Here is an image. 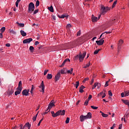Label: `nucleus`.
Segmentation results:
<instances>
[{"mask_svg": "<svg viewBox=\"0 0 129 129\" xmlns=\"http://www.w3.org/2000/svg\"><path fill=\"white\" fill-rule=\"evenodd\" d=\"M21 0H17L16 2V8H18V7H19V3H20V2H21Z\"/></svg>", "mask_w": 129, "mask_h": 129, "instance_id": "obj_34", "label": "nucleus"}, {"mask_svg": "<svg viewBox=\"0 0 129 129\" xmlns=\"http://www.w3.org/2000/svg\"><path fill=\"white\" fill-rule=\"evenodd\" d=\"M103 39H104V37L102 38L100 40H97L96 41V44H98V46H101L102 45H103V43H104V40H103Z\"/></svg>", "mask_w": 129, "mask_h": 129, "instance_id": "obj_6", "label": "nucleus"}, {"mask_svg": "<svg viewBox=\"0 0 129 129\" xmlns=\"http://www.w3.org/2000/svg\"><path fill=\"white\" fill-rule=\"evenodd\" d=\"M69 121H70V118L67 117L66 120V123H69Z\"/></svg>", "mask_w": 129, "mask_h": 129, "instance_id": "obj_40", "label": "nucleus"}, {"mask_svg": "<svg viewBox=\"0 0 129 129\" xmlns=\"http://www.w3.org/2000/svg\"><path fill=\"white\" fill-rule=\"evenodd\" d=\"M108 82H109V81H106L104 86V87H107L108 86Z\"/></svg>", "mask_w": 129, "mask_h": 129, "instance_id": "obj_45", "label": "nucleus"}, {"mask_svg": "<svg viewBox=\"0 0 129 129\" xmlns=\"http://www.w3.org/2000/svg\"><path fill=\"white\" fill-rule=\"evenodd\" d=\"M17 89H22V81H20L19 82V84H18V87L17 88Z\"/></svg>", "mask_w": 129, "mask_h": 129, "instance_id": "obj_21", "label": "nucleus"}, {"mask_svg": "<svg viewBox=\"0 0 129 129\" xmlns=\"http://www.w3.org/2000/svg\"><path fill=\"white\" fill-rule=\"evenodd\" d=\"M37 13H39V9H36L33 12V15H36V14H37Z\"/></svg>", "mask_w": 129, "mask_h": 129, "instance_id": "obj_41", "label": "nucleus"}, {"mask_svg": "<svg viewBox=\"0 0 129 129\" xmlns=\"http://www.w3.org/2000/svg\"><path fill=\"white\" fill-rule=\"evenodd\" d=\"M52 20H56V16H55V15H53L52 16Z\"/></svg>", "mask_w": 129, "mask_h": 129, "instance_id": "obj_61", "label": "nucleus"}, {"mask_svg": "<svg viewBox=\"0 0 129 129\" xmlns=\"http://www.w3.org/2000/svg\"><path fill=\"white\" fill-rule=\"evenodd\" d=\"M100 113H101V115L102 116H103V117H107V116H108V115L107 114H105L101 111H100Z\"/></svg>", "mask_w": 129, "mask_h": 129, "instance_id": "obj_22", "label": "nucleus"}, {"mask_svg": "<svg viewBox=\"0 0 129 129\" xmlns=\"http://www.w3.org/2000/svg\"><path fill=\"white\" fill-rule=\"evenodd\" d=\"M123 44V40L122 39H120L119 41V43L118 44V49L119 50L120 49V47H121V44Z\"/></svg>", "mask_w": 129, "mask_h": 129, "instance_id": "obj_11", "label": "nucleus"}, {"mask_svg": "<svg viewBox=\"0 0 129 129\" xmlns=\"http://www.w3.org/2000/svg\"><path fill=\"white\" fill-rule=\"evenodd\" d=\"M110 10V8L108 7H104L103 5L101 6V15H105L108 11Z\"/></svg>", "mask_w": 129, "mask_h": 129, "instance_id": "obj_2", "label": "nucleus"}, {"mask_svg": "<svg viewBox=\"0 0 129 129\" xmlns=\"http://www.w3.org/2000/svg\"><path fill=\"white\" fill-rule=\"evenodd\" d=\"M52 77H53V76L52 75V74H48L47 75L46 78L47 79L50 80V79H52Z\"/></svg>", "mask_w": 129, "mask_h": 129, "instance_id": "obj_20", "label": "nucleus"}, {"mask_svg": "<svg viewBox=\"0 0 129 129\" xmlns=\"http://www.w3.org/2000/svg\"><path fill=\"white\" fill-rule=\"evenodd\" d=\"M60 112H61V111H57L55 114V117H57V116H59V115H60Z\"/></svg>", "mask_w": 129, "mask_h": 129, "instance_id": "obj_29", "label": "nucleus"}, {"mask_svg": "<svg viewBox=\"0 0 129 129\" xmlns=\"http://www.w3.org/2000/svg\"><path fill=\"white\" fill-rule=\"evenodd\" d=\"M108 94H109V95L110 96H112V93H111V91H108Z\"/></svg>", "mask_w": 129, "mask_h": 129, "instance_id": "obj_55", "label": "nucleus"}, {"mask_svg": "<svg viewBox=\"0 0 129 129\" xmlns=\"http://www.w3.org/2000/svg\"><path fill=\"white\" fill-rule=\"evenodd\" d=\"M60 77H61V73L58 72L57 74L55 76L54 81L55 82L60 80Z\"/></svg>", "mask_w": 129, "mask_h": 129, "instance_id": "obj_5", "label": "nucleus"}, {"mask_svg": "<svg viewBox=\"0 0 129 129\" xmlns=\"http://www.w3.org/2000/svg\"><path fill=\"white\" fill-rule=\"evenodd\" d=\"M85 56H86V51L84 52L83 54H81V53L79 54V60L80 62H82L84 60Z\"/></svg>", "mask_w": 129, "mask_h": 129, "instance_id": "obj_4", "label": "nucleus"}, {"mask_svg": "<svg viewBox=\"0 0 129 129\" xmlns=\"http://www.w3.org/2000/svg\"><path fill=\"white\" fill-rule=\"evenodd\" d=\"M19 126L20 127V129H23V124H21Z\"/></svg>", "mask_w": 129, "mask_h": 129, "instance_id": "obj_63", "label": "nucleus"}, {"mask_svg": "<svg viewBox=\"0 0 129 129\" xmlns=\"http://www.w3.org/2000/svg\"><path fill=\"white\" fill-rule=\"evenodd\" d=\"M66 16H65L64 15H62L61 16H59V18H60V19H64V18H66Z\"/></svg>", "mask_w": 129, "mask_h": 129, "instance_id": "obj_49", "label": "nucleus"}, {"mask_svg": "<svg viewBox=\"0 0 129 129\" xmlns=\"http://www.w3.org/2000/svg\"><path fill=\"white\" fill-rule=\"evenodd\" d=\"M85 88V87H84V86L82 85L80 88V90H79V92L80 93H82L83 92H84V91L83 90V89Z\"/></svg>", "mask_w": 129, "mask_h": 129, "instance_id": "obj_14", "label": "nucleus"}, {"mask_svg": "<svg viewBox=\"0 0 129 129\" xmlns=\"http://www.w3.org/2000/svg\"><path fill=\"white\" fill-rule=\"evenodd\" d=\"M51 114L53 117H55V112H54V111H51Z\"/></svg>", "mask_w": 129, "mask_h": 129, "instance_id": "obj_51", "label": "nucleus"}, {"mask_svg": "<svg viewBox=\"0 0 129 129\" xmlns=\"http://www.w3.org/2000/svg\"><path fill=\"white\" fill-rule=\"evenodd\" d=\"M90 62H89L87 64L84 66L83 68H87L90 66Z\"/></svg>", "mask_w": 129, "mask_h": 129, "instance_id": "obj_31", "label": "nucleus"}, {"mask_svg": "<svg viewBox=\"0 0 129 129\" xmlns=\"http://www.w3.org/2000/svg\"><path fill=\"white\" fill-rule=\"evenodd\" d=\"M34 89H35V88L34 87V85H32L31 89L30 90V93H31V94H33V91L34 90Z\"/></svg>", "mask_w": 129, "mask_h": 129, "instance_id": "obj_35", "label": "nucleus"}, {"mask_svg": "<svg viewBox=\"0 0 129 129\" xmlns=\"http://www.w3.org/2000/svg\"><path fill=\"white\" fill-rule=\"evenodd\" d=\"M17 91L15 92V95H19V94H21V92H22V89L17 88Z\"/></svg>", "mask_w": 129, "mask_h": 129, "instance_id": "obj_12", "label": "nucleus"}, {"mask_svg": "<svg viewBox=\"0 0 129 129\" xmlns=\"http://www.w3.org/2000/svg\"><path fill=\"white\" fill-rule=\"evenodd\" d=\"M53 101H51V102L48 105V109H51L53 106H54V102H52Z\"/></svg>", "mask_w": 129, "mask_h": 129, "instance_id": "obj_13", "label": "nucleus"}, {"mask_svg": "<svg viewBox=\"0 0 129 129\" xmlns=\"http://www.w3.org/2000/svg\"><path fill=\"white\" fill-rule=\"evenodd\" d=\"M3 33H0V39H3Z\"/></svg>", "mask_w": 129, "mask_h": 129, "instance_id": "obj_59", "label": "nucleus"}, {"mask_svg": "<svg viewBox=\"0 0 129 129\" xmlns=\"http://www.w3.org/2000/svg\"><path fill=\"white\" fill-rule=\"evenodd\" d=\"M34 48L33 46H30L29 47V50L30 51V52L31 53H33V52H34Z\"/></svg>", "mask_w": 129, "mask_h": 129, "instance_id": "obj_27", "label": "nucleus"}, {"mask_svg": "<svg viewBox=\"0 0 129 129\" xmlns=\"http://www.w3.org/2000/svg\"><path fill=\"white\" fill-rule=\"evenodd\" d=\"M6 47H11V44L10 43H7L6 44Z\"/></svg>", "mask_w": 129, "mask_h": 129, "instance_id": "obj_60", "label": "nucleus"}, {"mask_svg": "<svg viewBox=\"0 0 129 129\" xmlns=\"http://www.w3.org/2000/svg\"><path fill=\"white\" fill-rule=\"evenodd\" d=\"M29 92H30V90L28 89V90H27V89H25V90H24L23 91H22V95H25V96H29Z\"/></svg>", "mask_w": 129, "mask_h": 129, "instance_id": "obj_9", "label": "nucleus"}, {"mask_svg": "<svg viewBox=\"0 0 129 129\" xmlns=\"http://www.w3.org/2000/svg\"><path fill=\"white\" fill-rule=\"evenodd\" d=\"M39 88H41V92L42 93H44V92H45V85L44 84V81H42L41 84L40 85V86L39 87Z\"/></svg>", "mask_w": 129, "mask_h": 129, "instance_id": "obj_8", "label": "nucleus"}, {"mask_svg": "<svg viewBox=\"0 0 129 129\" xmlns=\"http://www.w3.org/2000/svg\"><path fill=\"white\" fill-rule=\"evenodd\" d=\"M104 93H105V92H104L103 91L101 92L100 93L98 94V96H100V95H102V94H104Z\"/></svg>", "mask_w": 129, "mask_h": 129, "instance_id": "obj_50", "label": "nucleus"}, {"mask_svg": "<svg viewBox=\"0 0 129 129\" xmlns=\"http://www.w3.org/2000/svg\"><path fill=\"white\" fill-rule=\"evenodd\" d=\"M91 108L92 109H97L98 108V107L94 106H91Z\"/></svg>", "mask_w": 129, "mask_h": 129, "instance_id": "obj_44", "label": "nucleus"}, {"mask_svg": "<svg viewBox=\"0 0 129 129\" xmlns=\"http://www.w3.org/2000/svg\"><path fill=\"white\" fill-rule=\"evenodd\" d=\"M49 71L48 70H45L44 72V75H46L47 73H48V72Z\"/></svg>", "mask_w": 129, "mask_h": 129, "instance_id": "obj_53", "label": "nucleus"}, {"mask_svg": "<svg viewBox=\"0 0 129 129\" xmlns=\"http://www.w3.org/2000/svg\"><path fill=\"white\" fill-rule=\"evenodd\" d=\"M59 111H60V112L59 113L60 115H65V110H63L62 111L59 110Z\"/></svg>", "mask_w": 129, "mask_h": 129, "instance_id": "obj_26", "label": "nucleus"}, {"mask_svg": "<svg viewBox=\"0 0 129 129\" xmlns=\"http://www.w3.org/2000/svg\"><path fill=\"white\" fill-rule=\"evenodd\" d=\"M20 33L22 35V37H26L27 36V33L25 32L24 30H21Z\"/></svg>", "mask_w": 129, "mask_h": 129, "instance_id": "obj_16", "label": "nucleus"}, {"mask_svg": "<svg viewBox=\"0 0 129 129\" xmlns=\"http://www.w3.org/2000/svg\"><path fill=\"white\" fill-rule=\"evenodd\" d=\"M10 34H12V35H16L17 32L13 30L10 31Z\"/></svg>", "mask_w": 129, "mask_h": 129, "instance_id": "obj_30", "label": "nucleus"}, {"mask_svg": "<svg viewBox=\"0 0 129 129\" xmlns=\"http://www.w3.org/2000/svg\"><path fill=\"white\" fill-rule=\"evenodd\" d=\"M122 102H123V103H124V104H125L126 105H128V102L129 101L127 100H122Z\"/></svg>", "mask_w": 129, "mask_h": 129, "instance_id": "obj_28", "label": "nucleus"}, {"mask_svg": "<svg viewBox=\"0 0 129 129\" xmlns=\"http://www.w3.org/2000/svg\"><path fill=\"white\" fill-rule=\"evenodd\" d=\"M34 10H35V4H34L33 2H31L30 3H29L28 5V13H29V14H32V13H33V12L34 11Z\"/></svg>", "mask_w": 129, "mask_h": 129, "instance_id": "obj_3", "label": "nucleus"}, {"mask_svg": "<svg viewBox=\"0 0 129 129\" xmlns=\"http://www.w3.org/2000/svg\"><path fill=\"white\" fill-rule=\"evenodd\" d=\"M79 59V54L77 55L75 57V60H78Z\"/></svg>", "mask_w": 129, "mask_h": 129, "instance_id": "obj_48", "label": "nucleus"}, {"mask_svg": "<svg viewBox=\"0 0 129 129\" xmlns=\"http://www.w3.org/2000/svg\"><path fill=\"white\" fill-rule=\"evenodd\" d=\"M38 113H39V112H38V113L35 116H34L32 118L33 121H36L37 119V116H38Z\"/></svg>", "mask_w": 129, "mask_h": 129, "instance_id": "obj_25", "label": "nucleus"}, {"mask_svg": "<svg viewBox=\"0 0 129 129\" xmlns=\"http://www.w3.org/2000/svg\"><path fill=\"white\" fill-rule=\"evenodd\" d=\"M105 96H106V95L105 94V93H104L103 95L102 96V98H104V97H105Z\"/></svg>", "mask_w": 129, "mask_h": 129, "instance_id": "obj_64", "label": "nucleus"}, {"mask_svg": "<svg viewBox=\"0 0 129 129\" xmlns=\"http://www.w3.org/2000/svg\"><path fill=\"white\" fill-rule=\"evenodd\" d=\"M100 51V49L96 50L94 52V55H96V54H98V52Z\"/></svg>", "mask_w": 129, "mask_h": 129, "instance_id": "obj_42", "label": "nucleus"}, {"mask_svg": "<svg viewBox=\"0 0 129 129\" xmlns=\"http://www.w3.org/2000/svg\"><path fill=\"white\" fill-rule=\"evenodd\" d=\"M0 31H1V33H4V32H5V31H6V27H2L0 29Z\"/></svg>", "mask_w": 129, "mask_h": 129, "instance_id": "obj_32", "label": "nucleus"}, {"mask_svg": "<svg viewBox=\"0 0 129 129\" xmlns=\"http://www.w3.org/2000/svg\"><path fill=\"white\" fill-rule=\"evenodd\" d=\"M61 74H66V72H65V71L64 70H61L60 71Z\"/></svg>", "mask_w": 129, "mask_h": 129, "instance_id": "obj_46", "label": "nucleus"}, {"mask_svg": "<svg viewBox=\"0 0 129 129\" xmlns=\"http://www.w3.org/2000/svg\"><path fill=\"white\" fill-rule=\"evenodd\" d=\"M116 4H117V1H115L112 6V8H113L114 7H115Z\"/></svg>", "mask_w": 129, "mask_h": 129, "instance_id": "obj_36", "label": "nucleus"}, {"mask_svg": "<svg viewBox=\"0 0 129 129\" xmlns=\"http://www.w3.org/2000/svg\"><path fill=\"white\" fill-rule=\"evenodd\" d=\"M39 44H40V42H39V41H35V46H37V45H39Z\"/></svg>", "mask_w": 129, "mask_h": 129, "instance_id": "obj_57", "label": "nucleus"}, {"mask_svg": "<svg viewBox=\"0 0 129 129\" xmlns=\"http://www.w3.org/2000/svg\"><path fill=\"white\" fill-rule=\"evenodd\" d=\"M122 127V124H120L119 125L118 129H121Z\"/></svg>", "mask_w": 129, "mask_h": 129, "instance_id": "obj_56", "label": "nucleus"}, {"mask_svg": "<svg viewBox=\"0 0 129 129\" xmlns=\"http://www.w3.org/2000/svg\"><path fill=\"white\" fill-rule=\"evenodd\" d=\"M79 84H80L79 81H77V82H76V84H75V85H76V89H77L78 88V86H79Z\"/></svg>", "mask_w": 129, "mask_h": 129, "instance_id": "obj_33", "label": "nucleus"}, {"mask_svg": "<svg viewBox=\"0 0 129 129\" xmlns=\"http://www.w3.org/2000/svg\"><path fill=\"white\" fill-rule=\"evenodd\" d=\"M32 41H33V39L32 38H30L27 39H24L23 41V44H30V43Z\"/></svg>", "mask_w": 129, "mask_h": 129, "instance_id": "obj_7", "label": "nucleus"}, {"mask_svg": "<svg viewBox=\"0 0 129 129\" xmlns=\"http://www.w3.org/2000/svg\"><path fill=\"white\" fill-rule=\"evenodd\" d=\"M66 62H70V59L69 58H66L62 63L61 65L59 66V67H63V66L65 65Z\"/></svg>", "mask_w": 129, "mask_h": 129, "instance_id": "obj_10", "label": "nucleus"}, {"mask_svg": "<svg viewBox=\"0 0 129 129\" xmlns=\"http://www.w3.org/2000/svg\"><path fill=\"white\" fill-rule=\"evenodd\" d=\"M14 93V90L11 89L8 92V96H11Z\"/></svg>", "mask_w": 129, "mask_h": 129, "instance_id": "obj_18", "label": "nucleus"}, {"mask_svg": "<svg viewBox=\"0 0 129 129\" xmlns=\"http://www.w3.org/2000/svg\"><path fill=\"white\" fill-rule=\"evenodd\" d=\"M96 86L99 87V86H100V84H98V83H95L94 85L93 86L92 89H94V88H96Z\"/></svg>", "mask_w": 129, "mask_h": 129, "instance_id": "obj_19", "label": "nucleus"}, {"mask_svg": "<svg viewBox=\"0 0 129 129\" xmlns=\"http://www.w3.org/2000/svg\"><path fill=\"white\" fill-rule=\"evenodd\" d=\"M92 21L93 22H97V21H98V19L97 17H94L93 15H92Z\"/></svg>", "mask_w": 129, "mask_h": 129, "instance_id": "obj_17", "label": "nucleus"}, {"mask_svg": "<svg viewBox=\"0 0 129 129\" xmlns=\"http://www.w3.org/2000/svg\"><path fill=\"white\" fill-rule=\"evenodd\" d=\"M25 126H26V127H29L30 126H31V124H30L29 122H27L25 123Z\"/></svg>", "mask_w": 129, "mask_h": 129, "instance_id": "obj_38", "label": "nucleus"}, {"mask_svg": "<svg viewBox=\"0 0 129 129\" xmlns=\"http://www.w3.org/2000/svg\"><path fill=\"white\" fill-rule=\"evenodd\" d=\"M129 95V92H126L124 93V96H128Z\"/></svg>", "mask_w": 129, "mask_h": 129, "instance_id": "obj_52", "label": "nucleus"}, {"mask_svg": "<svg viewBox=\"0 0 129 129\" xmlns=\"http://www.w3.org/2000/svg\"><path fill=\"white\" fill-rule=\"evenodd\" d=\"M88 102H89V100H86L84 103V105H86V106L88 105Z\"/></svg>", "mask_w": 129, "mask_h": 129, "instance_id": "obj_39", "label": "nucleus"}, {"mask_svg": "<svg viewBox=\"0 0 129 129\" xmlns=\"http://www.w3.org/2000/svg\"><path fill=\"white\" fill-rule=\"evenodd\" d=\"M48 10L51 13H54V9L53 8V6H51L50 7H48Z\"/></svg>", "mask_w": 129, "mask_h": 129, "instance_id": "obj_24", "label": "nucleus"}, {"mask_svg": "<svg viewBox=\"0 0 129 129\" xmlns=\"http://www.w3.org/2000/svg\"><path fill=\"white\" fill-rule=\"evenodd\" d=\"M91 117H92V114H91V112H88L87 113V114L85 116L83 115H81L80 116V121H81L82 122L84 121V120H85V119H90V118H91Z\"/></svg>", "mask_w": 129, "mask_h": 129, "instance_id": "obj_1", "label": "nucleus"}, {"mask_svg": "<svg viewBox=\"0 0 129 129\" xmlns=\"http://www.w3.org/2000/svg\"><path fill=\"white\" fill-rule=\"evenodd\" d=\"M92 98V95H89V97L88 98V100H90Z\"/></svg>", "mask_w": 129, "mask_h": 129, "instance_id": "obj_54", "label": "nucleus"}, {"mask_svg": "<svg viewBox=\"0 0 129 129\" xmlns=\"http://www.w3.org/2000/svg\"><path fill=\"white\" fill-rule=\"evenodd\" d=\"M35 6L36 7H39V6H40V2L39 1V0L36 1Z\"/></svg>", "mask_w": 129, "mask_h": 129, "instance_id": "obj_37", "label": "nucleus"}, {"mask_svg": "<svg viewBox=\"0 0 129 129\" xmlns=\"http://www.w3.org/2000/svg\"><path fill=\"white\" fill-rule=\"evenodd\" d=\"M66 73H68V74H72L73 73V68H71V70H67Z\"/></svg>", "mask_w": 129, "mask_h": 129, "instance_id": "obj_15", "label": "nucleus"}, {"mask_svg": "<svg viewBox=\"0 0 129 129\" xmlns=\"http://www.w3.org/2000/svg\"><path fill=\"white\" fill-rule=\"evenodd\" d=\"M89 80V78H86L83 81V83H85V82H86V81H88Z\"/></svg>", "mask_w": 129, "mask_h": 129, "instance_id": "obj_43", "label": "nucleus"}, {"mask_svg": "<svg viewBox=\"0 0 129 129\" xmlns=\"http://www.w3.org/2000/svg\"><path fill=\"white\" fill-rule=\"evenodd\" d=\"M81 35V31L80 30L77 32V36H79Z\"/></svg>", "mask_w": 129, "mask_h": 129, "instance_id": "obj_47", "label": "nucleus"}, {"mask_svg": "<svg viewBox=\"0 0 129 129\" xmlns=\"http://www.w3.org/2000/svg\"><path fill=\"white\" fill-rule=\"evenodd\" d=\"M121 97H124V93H121Z\"/></svg>", "mask_w": 129, "mask_h": 129, "instance_id": "obj_62", "label": "nucleus"}, {"mask_svg": "<svg viewBox=\"0 0 129 129\" xmlns=\"http://www.w3.org/2000/svg\"><path fill=\"white\" fill-rule=\"evenodd\" d=\"M16 24L18 25L20 27H21L22 28H24L25 27V24L24 23H20L19 22H16Z\"/></svg>", "mask_w": 129, "mask_h": 129, "instance_id": "obj_23", "label": "nucleus"}, {"mask_svg": "<svg viewBox=\"0 0 129 129\" xmlns=\"http://www.w3.org/2000/svg\"><path fill=\"white\" fill-rule=\"evenodd\" d=\"M67 28H71V27H72V26H71V24H67Z\"/></svg>", "mask_w": 129, "mask_h": 129, "instance_id": "obj_58", "label": "nucleus"}]
</instances>
